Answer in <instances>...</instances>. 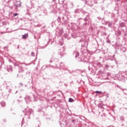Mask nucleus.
<instances>
[{"instance_id":"1","label":"nucleus","mask_w":127,"mask_h":127,"mask_svg":"<svg viewBox=\"0 0 127 127\" xmlns=\"http://www.w3.org/2000/svg\"><path fill=\"white\" fill-rule=\"evenodd\" d=\"M5 6H7L9 8H13V6L15 7V8H17L18 7H21V3L20 2L19 4H15L14 3L13 0H10V1H8L7 3L4 4Z\"/></svg>"},{"instance_id":"2","label":"nucleus","mask_w":127,"mask_h":127,"mask_svg":"<svg viewBox=\"0 0 127 127\" xmlns=\"http://www.w3.org/2000/svg\"><path fill=\"white\" fill-rule=\"evenodd\" d=\"M81 62H87V59H86V57H83L81 59Z\"/></svg>"},{"instance_id":"3","label":"nucleus","mask_w":127,"mask_h":127,"mask_svg":"<svg viewBox=\"0 0 127 127\" xmlns=\"http://www.w3.org/2000/svg\"><path fill=\"white\" fill-rule=\"evenodd\" d=\"M27 38H28V34H25L22 35L23 39H27Z\"/></svg>"},{"instance_id":"4","label":"nucleus","mask_w":127,"mask_h":127,"mask_svg":"<svg viewBox=\"0 0 127 127\" xmlns=\"http://www.w3.org/2000/svg\"><path fill=\"white\" fill-rule=\"evenodd\" d=\"M73 55H75V58H77V57H78L79 55V53L78 52H74Z\"/></svg>"},{"instance_id":"5","label":"nucleus","mask_w":127,"mask_h":127,"mask_svg":"<svg viewBox=\"0 0 127 127\" xmlns=\"http://www.w3.org/2000/svg\"><path fill=\"white\" fill-rule=\"evenodd\" d=\"M1 105L2 106H5V102L4 101H1Z\"/></svg>"},{"instance_id":"6","label":"nucleus","mask_w":127,"mask_h":127,"mask_svg":"<svg viewBox=\"0 0 127 127\" xmlns=\"http://www.w3.org/2000/svg\"><path fill=\"white\" fill-rule=\"evenodd\" d=\"M64 0H59V2L60 4H63Z\"/></svg>"},{"instance_id":"7","label":"nucleus","mask_w":127,"mask_h":127,"mask_svg":"<svg viewBox=\"0 0 127 127\" xmlns=\"http://www.w3.org/2000/svg\"><path fill=\"white\" fill-rule=\"evenodd\" d=\"M120 119L121 120H122V121H124L125 120V118L124 117V116H121L120 117Z\"/></svg>"},{"instance_id":"8","label":"nucleus","mask_w":127,"mask_h":127,"mask_svg":"<svg viewBox=\"0 0 127 127\" xmlns=\"http://www.w3.org/2000/svg\"><path fill=\"white\" fill-rule=\"evenodd\" d=\"M69 102H73V98H69Z\"/></svg>"},{"instance_id":"9","label":"nucleus","mask_w":127,"mask_h":127,"mask_svg":"<svg viewBox=\"0 0 127 127\" xmlns=\"http://www.w3.org/2000/svg\"><path fill=\"white\" fill-rule=\"evenodd\" d=\"M96 93L99 94V93H102V91H99V90H96V91H95Z\"/></svg>"},{"instance_id":"10","label":"nucleus","mask_w":127,"mask_h":127,"mask_svg":"<svg viewBox=\"0 0 127 127\" xmlns=\"http://www.w3.org/2000/svg\"><path fill=\"white\" fill-rule=\"evenodd\" d=\"M120 26H121V27H124L125 26V23H121V24H120Z\"/></svg>"},{"instance_id":"11","label":"nucleus","mask_w":127,"mask_h":127,"mask_svg":"<svg viewBox=\"0 0 127 127\" xmlns=\"http://www.w3.org/2000/svg\"><path fill=\"white\" fill-rule=\"evenodd\" d=\"M32 112H33L32 109H29V113L30 114H31Z\"/></svg>"},{"instance_id":"12","label":"nucleus","mask_w":127,"mask_h":127,"mask_svg":"<svg viewBox=\"0 0 127 127\" xmlns=\"http://www.w3.org/2000/svg\"><path fill=\"white\" fill-rule=\"evenodd\" d=\"M89 17H86V18H85V21H87L88 20H89Z\"/></svg>"},{"instance_id":"13","label":"nucleus","mask_w":127,"mask_h":127,"mask_svg":"<svg viewBox=\"0 0 127 127\" xmlns=\"http://www.w3.org/2000/svg\"><path fill=\"white\" fill-rule=\"evenodd\" d=\"M112 25V23H111V22H110V23L108 24V26H109V27H111Z\"/></svg>"},{"instance_id":"14","label":"nucleus","mask_w":127,"mask_h":127,"mask_svg":"<svg viewBox=\"0 0 127 127\" xmlns=\"http://www.w3.org/2000/svg\"><path fill=\"white\" fill-rule=\"evenodd\" d=\"M2 24L3 25H6V22H2Z\"/></svg>"},{"instance_id":"15","label":"nucleus","mask_w":127,"mask_h":127,"mask_svg":"<svg viewBox=\"0 0 127 127\" xmlns=\"http://www.w3.org/2000/svg\"><path fill=\"white\" fill-rule=\"evenodd\" d=\"M31 55H32V56H34L35 54H34V53H33V52H32L31 53Z\"/></svg>"},{"instance_id":"16","label":"nucleus","mask_w":127,"mask_h":127,"mask_svg":"<svg viewBox=\"0 0 127 127\" xmlns=\"http://www.w3.org/2000/svg\"><path fill=\"white\" fill-rule=\"evenodd\" d=\"M9 70H11V71H12V67L11 66L10 67Z\"/></svg>"},{"instance_id":"17","label":"nucleus","mask_w":127,"mask_h":127,"mask_svg":"<svg viewBox=\"0 0 127 127\" xmlns=\"http://www.w3.org/2000/svg\"><path fill=\"white\" fill-rule=\"evenodd\" d=\"M18 14L17 13H15V14H14V16H17Z\"/></svg>"},{"instance_id":"18","label":"nucleus","mask_w":127,"mask_h":127,"mask_svg":"<svg viewBox=\"0 0 127 127\" xmlns=\"http://www.w3.org/2000/svg\"><path fill=\"white\" fill-rule=\"evenodd\" d=\"M24 69L23 68H21V70H19V71H23Z\"/></svg>"},{"instance_id":"19","label":"nucleus","mask_w":127,"mask_h":127,"mask_svg":"<svg viewBox=\"0 0 127 127\" xmlns=\"http://www.w3.org/2000/svg\"><path fill=\"white\" fill-rule=\"evenodd\" d=\"M62 54H61V56H60V58H62Z\"/></svg>"},{"instance_id":"20","label":"nucleus","mask_w":127,"mask_h":127,"mask_svg":"<svg viewBox=\"0 0 127 127\" xmlns=\"http://www.w3.org/2000/svg\"><path fill=\"white\" fill-rule=\"evenodd\" d=\"M20 84H21V85H23V84L21 83V82L20 83Z\"/></svg>"},{"instance_id":"21","label":"nucleus","mask_w":127,"mask_h":127,"mask_svg":"<svg viewBox=\"0 0 127 127\" xmlns=\"http://www.w3.org/2000/svg\"><path fill=\"white\" fill-rule=\"evenodd\" d=\"M7 70H8V71H10V69H7Z\"/></svg>"},{"instance_id":"22","label":"nucleus","mask_w":127,"mask_h":127,"mask_svg":"<svg viewBox=\"0 0 127 127\" xmlns=\"http://www.w3.org/2000/svg\"><path fill=\"white\" fill-rule=\"evenodd\" d=\"M107 97H109L108 95L107 96Z\"/></svg>"},{"instance_id":"23","label":"nucleus","mask_w":127,"mask_h":127,"mask_svg":"<svg viewBox=\"0 0 127 127\" xmlns=\"http://www.w3.org/2000/svg\"><path fill=\"white\" fill-rule=\"evenodd\" d=\"M55 0H53V1H55Z\"/></svg>"}]
</instances>
